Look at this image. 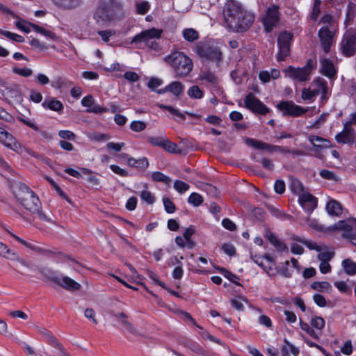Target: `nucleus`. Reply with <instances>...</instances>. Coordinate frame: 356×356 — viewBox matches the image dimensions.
I'll list each match as a JSON object with an SVG mask.
<instances>
[{"label":"nucleus","mask_w":356,"mask_h":356,"mask_svg":"<svg viewBox=\"0 0 356 356\" xmlns=\"http://www.w3.org/2000/svg\"><path fill=\"white\" fill-rule=\"evenodd\" d=\"M223 17L228 29L235 32L247 31L254 21V15L234 0H229L225 4Z\"/></svg>","instance_id":"obj_1"},{"label":"nucleus","mask_w":356,"mask_h":356,"mask_svg":"<svg viewBox=\"0 0 356 356\" xmlns=\"http://www.w3.org/2000/svg\"><path fill=\"white\" fill-rule=\"evenodd\" d=\"M14 194L18 202L25 209L36 215L42 221L55 223L42 209V204L35 195L26 185L19 183L14 186Z\"/></svg>","instance_id":"obj_2"},{"label":"nucleus","mask_w":356,"mask_h":356,"mask_svg":"<svg viewBox=\"0 0 356 356\" xmlns=\"http://www.w3.org/2000/svg\"><path fill=\"white\" fill-rule=\"evenodd\" d=\"M123 15V4L120 0H99L94 14L97 22H111Z\"/></svg>","instance_id":"obj_3"},{"label":"nucleus","mask_w":356,"mask_h":356,"mask_svg":"<svg viewBox=\"0 0 356 356\" xmlns=\"http://www.w3.org/2000/svg\"><path fill=\"white\" fill-rule=\"evenodd\" d=\"M164 60L172 67L176 78H184L193 70L192 60L181 51H175L166 56Z\"/></svg>","instance_id":"obj_4"},{"label":"nucleus","mask_w":356,"mask_h":356,"mask_svg":"<svg viewBox=\"0 0 356 356\" xmlns=\"http://www.w3.org/2000/svg\"><path fill=\"white\" fill-rule=\"evenodd\" d=\"M161 31L152 29L135 35L131 43L136 44L138 47H143L146 46L154 50L159 49V43L157 40L161 38Z\"/></svg>","instance_id":"obj_5"},{"label":"nucleus","mask_w":356,"mask_h":356,"mask_svg":"<svg viewBox=\"0 0 356 356\" xmlns=\"http://www.w3.org/2000/svg\"><path fill=\"white\" fill-rule=\"evenodd\" d=\"M195 52L201 58L215 63L217 67L220 66L222 52L218 47L207 43H199L195 47Z\"/></svg>","instance_id":"obj_6"},{"label":"nucleus","mask_w":356,"mask_h":356,"mask_svg":"<svg viewBox=\"0 0 356 356\" xmlns=\"http://www.w3.org/2000/svg\"><path fill=\"white\" fill-rule=\"evenodd\" d=\"M314 67L313 61L309 59L302 67H294L289 66L284 70L285 76L294 81L300 82L307 81L310 79V74Z\"/></svg>","instance_id":"obj_7"},{"label":"nucleus","mask_w":356,"mask_h":356,"mask_svg":"<svg viewBox=\"0 0 356 356\" xmlns=\"http://www.w3.org/2000/svg\"><path fill=\"white\" fill-rule=\"evenodd\" d=\"M276 108L282 115L293 118L301 116L308 111L307 108L296 104L293 101H281L277 104Z\"/></svg>","instance_id":"obj_8"},{"label":"nucleus","mask_w":356,"mask_h":356,"mask_svg":"<svg viewBox=\"0 0 356 356\" xmlns=\"http://www.w3.org/2000/svg\"><path fill=\"white\" fill-rule=\"evenodd\" d=\"M59 272L52 268H32L30 277L39 276V278L44 283L50 285H56L60 276Z\"/></svg>","instance_id":"obj_9"},{"label":"nucleus","mask_w":356,"mask_h":356,"mask_svg":"<svg viewBox=\"0 0 356 356\" xmlns=\"http://www.w3.org/2000/svg\"><path fill=\"white\" fill-rule=\"evenodd\" d=\"M0 90L6 99L20 102L22 100V95L19 85L8 83L0 78Z\"/></svg>","instance_id":"obj_10"},{"label":"nucleus","mask_w":356,"mask_h":356,"mask_svg":"<svg viewBox=\"0 0 356 356\" xmlns=\"http://www.w3.org/2000/svg\"><path fill=\"white\" fill-rule=\"evenodd\" d=\"M280 7L277 5L269 6L266 12L265 16L262 18L261 22L267 33L273 31L277 26L280 21Z\"/></svg>","instance_id":"obj_11"},{"label":"nucleus","mask_w":356,"mask_h":356,"mask_svg":"<svg viewBox=\"0 0 356 356\" xmlns=\"http://www.w3.org/2000/svg\"><path fill=\"white\" fill-rule=\"evenodd\" d=\"M334 30L330 29L328 26H322L318 32L321 47L325 54L330 51L331 47L334 42Z\"/></svg>","instance_id":"obj_12"},{"label":"nucleus","mask_w":356,"mask_h":356,"mask_svg":"<svg viewBox=\"0 0 356 356\" xmlns=\"http://www.w3.org/2000/svg\"><path fill=\"white\" fill-rule=\"evenodd\" d=\"M293 38V35L289 32H282L277 38V43L280 51L277 56V60L282 61L289 56L290 53V44Z\"/></svg>","instance_id":"obj_13"},{"label":"nucleus","mask_w":356,"mask_h":356,"mask_svg":"<svg viewBox=\"0 0 356 356\" xmlns=\"http://www.w3.org/2000/svg\"><path fill=\"white\" fill-rule=\"evenodd\" d=\"M342 54L346 56H351L356 52V33L346 32L341 42Z\"/></svg>","instance_id":"obj_14"},{"label":"nucleus","mask_w":356,"mask_h":356,"mask_svg":"<svg viewBox=\"0 0 356 356\" xmlns=\"http://www.w3.org/2000/svg\"><path fill=\"white\" fill-rule=\"evenodd\" d=\"M244 103L245 107L254 113L265 115L269 112L268 108L251 92L245 97Z\"/></svg>","instance_id":"obj_15"},{"label":"nucleus","mask_w":356,"mask_h":356,"mask_svg":"<svg viewBox=\"0 0 356 356\" xmlns=\"http://www.w3.org/2000/svg\"><path fill=\"white\" fill-rule=\"evenodd\" d=\"M0 142L14 152L18 154L22 153V147L21 144L16 140L11 134L8 133L1 127H0Z\"/></svg>","instance_id":"obj_16"},{"label":"nucleus","mask_w":356,"mask_h":356,"mask_svg":"<svg viewBox=\"0 0 356 356\" xmlns=\"http://www.w3.org/2000/svg\"><path fill=\"white\" fill-rule=\"evenodd\" d=\"M334 230H342L343 236L350 238L356 232V219L340 220L333 226Z\"/></svg>","instance_id":"obj_17"},{"label":"nucleus","mask_w":356,"mask_h":356,"mask_svg":"<svg viewBox=\"0 0 356 356\" xmlns=\"http://www.w3.org/2000/svg\"><path fill=\"white\" fill-rule=\"evenodd\" d=\"M298 202L302 209L310 213L317 206V198L307 191L298 196Z\"/></svg>","instance_id":"obj_18"},{"label":"nucleus","mask_w":356,"mask_h":356,"mask_svg":"<svg viewBox=\"0 0 356 356\" xmlns=\"http://www.w3.org/2000/svg\"><path fill=\"white\" fill-rule=\"evenodd\" d=\"M355 137V132L354 129L349 126V124L343 123V129L335 136V140L339 143L349 144L354 142Z\"/></svg>","instance_id":"obj_19"},{"label":"nucleus","mask_w":356,"mask_h":356,"mask_svg":"<svg viewBox=\"0 0 356 356\" xmlns=\"http://www.w3.org/2000/svg\"><path fill=\"white\" fill-rule=\"evenodd\" d=\"M264 236L272 245H273L277 252H282L289 251L286 244L280 239L278 236L275 234L273 233L269 229H265Z\"/></svg>","instance_id":"obj_20"},{"label":"nucleus","mask_w":356,"mask_h":356,"mask_svg":"<svg viewBox=\"0 0 356 356\" xmlns=\"http://www.w3.org/2000/svg\"><path fill=\"white\" fill-rule=\"evenodd\" d=\"M0 255L9 260L18 261L19 265H29L25 259L22 258L16 252L10 249L6 244L3 243L2 242H0Z\"/></svg>","instance_id":"obj_21"},{"label":"nucleus","mask_w":356,"mask_h":356,"mask_svg":"<svg viewBox=\"0 0 356 356\" xmlns=\"http://www.w3.org/2000/svg\"><path fill=\"white\" fill-rule=\"evenodd\" d=\"M7 232L17 241H18L19 243H20L21 244L24 245V246H26V248H29L30 250H31L33 251L37 252L40 254H48V255L52 253L51 251L47 250L44 247L40 246L37 242L26 241L24 239H22V238L19 237L18 236H17L15 234H13V232H11L10 231L7 230Z\"/></svg>","instance_id":"obj_22"},{"label":"nucleus","mask_w":356,"mask_h":356,"mask_svg":"<svg viewBox=\"0 0 356 356\" xmlns=\"http://www.w3.org/2000/svg\"><path fill=\"white\" fill-rule=\"evenodd\" d=\"M56 286H59L70 292L79 291L81 287L79 283L67 276L63 275V274H60Z\"/></svg>","instance_id":"obj_23"},{"label":"nucleus","mask_w":356,"mask_h":356,"mask_svg":"<svg viewBox=\"0 0 356 356\" xmlns=\"http://www.w3.org/2000/svg\"><path fill=\"white\" fill-rule=\"evenodd\" d=\"M314 95L316 96L321 95L322 99H327V93L328 90L327 83L323 78L318 77L314 79L311 86Z\"/></svg>","instance_id":"obj_24"},{"label":"nucleus","mask_w":356,"mask_h":356,"mask_svg":"<svg viewBox=\"0 0 356 356\" xmlns=\"http://www.w3.org/2000/svg\"><path fill=\"white\" fill-rule=\"evenodd\" d=\"M321 73L330 79H334L337 71L332 60L327 58L321 60Z\"/></svg>","instance_id":"obj_25"},{"label":"nucleus","mask_w":356,"mask_h":356,"mask_svg":"<svg viewBox=\"0 0 356 356\" xmlns=\"http://www.w3.org/2000/svg\"><path fill=\"white\" fill-rule=\"evenodd\" d=\"M308 140L312 144L316 151L326 149L332 147L331 142L324 138L316 135H310Z\"/></svg>","instance_id":"obj_26"},{"label":"nucleus","mask_w":356,"mask_h":356,"mask_svg":"<svg viewBox=\"0 0 356 356\" xmlns=\"http://www.w3.org/2000/svg\"><path fill=\"white\" fill-rule=\"evenodd\" d=\"M184 85L179 81H172L164 88L157 90V93L163 94L166 92H170L175 96H179L184 90Z\"/></svg>","instance_id":"obj_27"},{"label":"nucleus","mask_w":356,"mask_h":356,"mask_svg":"<svg viewBox=\"0 0 356 356\" xmlns=\"http://www.w3.org/2000/svg\"><path fill=\"white\" fill-rule=\"evenodd\" d=\"M245 142L248 145L251 146L257 149H266L268 151H273V150L276 151L277 149L280 148V147H279V146H273L270 144L264 143L260 140H257L256 139H252V138H247Z\"/></svg>","instance_id":"obj_28"},{"label":"nucleus","mask_w":356,"mask_h":356,"mask_svg":"<svg viewBox=\"0 0 356 356\" xmlns=\"http://www.w3.org/2000/svg\"><path fill=\"white\" fill-rule=\"evenodd\" d=\"M318 259L321 261L319 267H330L329 261L334 255L333 251H330L321 248V251H318Z\"/></svg>","instance_id":"obj_29"},{"label":"nucleus","mask_w":356,"mask_h":356,"mask_svg":"<svg viewBox=\"0 0 356 356\" xmlns=\"http://www.w3.org/2000/svg\"><path fill=\"white\" fill-rule=\"evenodd\" d=\"M42 106L44 108H49L54 111H61L63 109V106L61 102L56 100L54 98L49 99H45L42 104Z\"/></svg>","instance_id":"obj_30"},{"label":"nucleus","mask_w":356,"mask_h":356,"mask_svg":"<svg viewBox=\"0 0 356 356\" xmlns=\"http://www.w3.org/2000/svg\"><path fill=\"white\" fill-rule=\"evenodd\" d=\"M128 165L131 167H135L137 168L145 169L149 165V162L147 158L143 157L139 159H135L134 158H129L127 160Z\"/></svg>","instance_id":"obj_31"},{"label":"nucleus","mask_w":356,"mask_h":356,"mask_svg":"<svg viewBox=\"0 0 356 356\" xmlns=\"http://www.w3.org/2000/svg\"><path fill=\"white\" fill-rule=\"evenodd\" d=\"M326 209L329 214L339 216L341 213V206L336 200H330L326 205Z\"/></svg>","instance_id":"obj_32"},{"label":"nucleus","mask_w":356,"mask_h":356,"mask_svg":"<svg viewBox=\"0 0 356 356\" xmlns=\"http://www.w3.org/2000/svg\"><path fill=\"white\" fill-rule=\"evenodd\" d=\"M200 79L215 86L218 84V77L211 72L202 70L200 74Z\"/></svg>","instance_id":"obj_33"},{"label":"nucleus","mask_w":356,"mask_h":356,"mask_svg":"<svg viewBox=\"0 0 356 356\" xmlns=\"http://www.w3.org/2000/svg\"><path fill=\"white\" fill-rule=\"evenodd\" d=\"M56 258L59 261L61 265L68 266L74 267L77 265H79V262L70 257H68L66 255H64L61 253H58L55 254Z\"/></svg>","instance_id":"obj_34"},{"label":"nucleus","mask_w":356,"mask_h":356,"mask_svg":"<svg viewBox=\"0 0 356 356\" xmlns=\"http://www.w3.org/2000/svg\"><path fill=\"white\" fill-rule=\"evenodd\" d=\"M152 179L154 182H162L167 186H170L172 181L170 177L159 171L154 172L152 174Z\"/></svg>","instance_id":"obj_35"},{"label":"nucleus","mask_w":356,"mask_h":356,"mask_svg":"<svg viewBox=\"0 0 356 356\" xmlns=\"http://www.w3.org/2000/svg\"><path fill=\"white\" fill-rule=\"evenodd\" d=\"M290 188L294 194L298 196L306 191L302 182L297 179H291Z\"/></svg>","instance_id":"obj_36"},{"label":"nucleus","mask_w":356,"mask_h":356,"mask_svg":"<svg viewBox=\"0 0 356 356\" xmlns=\"http://www.w3.org/2000/svg\"><path fill=\"white\" fill-rule=\"evenodd\" d=\"M184 38L188 42H193L198 39V32L191 28L186 29L182 31Z\"/></svg>","instance_id":"obj_37"},{"label":"nucleus","mask_w":356,"mask_h":356,"mask_svg":"<svg viewBox=\"0 0 356 356\" xmlns=\"http://www.w3.org/2000/svg\"><path fill=\"white\" fill-rule=\"evenodd\" d=\"M254 262L260 266H263L265 264L271 266L274 264V259L268 254H265L264 256H255Z\"/></svg>","instance_id":"obj_38"},{"label":"nucleus","mask_w":356,"mask_h":356,"mask_svg":"<svg viewBox=\"0 0 356 356\" xmlns=\"http://www.w3.org/2000/svg\"><path fill=\"white\" fill-rule=\"evenodd\" d=\"M319 175L325 179L334 181V182H339L340 181L339 177L334 173L332 171L328 170H321L319 172Z\"/></svg>","instance_id":"obj_39"},{"label":"nucleus","mask_w":356,"mask_h":356,"mask_svg":"<svg viewBox=\"0 0 356 356\" xmlns=\"http://www.w3.org/2000/svg\"><path fill=\"white\" fill-rule=\"evenodd\" d=\"M164 145L163 146V149L167 151L169 153L172 154H177L181 153V149L178 148V146L176 143L170 141L168 138L164 140Z\"/></svg>","instance_id":"obj_40"},{"label":"nucleus","mask_w":356,"mask_h":356,"mask_svg":"<svg viewBox=\"0 0 356 356\" xmlns=\"http://www.w3.org/2000/svg\"><path fill=\"white\" fill-rule=\"evenodd\" d=\"M300 326L302 330L306 332L313 339L316 340L319 339L318 334L308 323L303 322L302 319L300 320Z\"/></svg>","instance_id":"obj_41"},{"label":"nucleus","mask_w":356,"mask_h":356,"mask_svg":"<svg viewBox=\"0 0 356 356\" xmlns=\"http://www.w3.org/2000/svg\"><path fill=\"white\" fill-rule=\"evenodd\" d=\"M141 200L148 204H152L155 202L154 195L148 190L144 189L140 193Z\"/></svg>","instance_id":"obj_42"},{"label":"nucleus","mask_w":356,"mask_h":356,"mask_svg":"<svg viewBox=\"0 0 356 356\" xmlns=\"http://www.w3.org/2000/svg\"><path fill=\"white\" fill-rule=\"evenodd\" d=\"M165 136H149L147 138V142L153 146H158L163 148L164 143L166 140Z\"/></svg>","instance_id":"obj_43"},{"label":"nucleus","mask_w":356,"mask_h":356,"mask_svg":"<svg viewBox=\"0 0 356 356\" xmlns=\"http://www.w3.org/2000/svg\"><path fill=\"white\" fill-rule=\"evenodd\" d=\"M188 202L194 207H198L203 202V197L199 193H193L188 197Z\"/></svg>","instance_id":"obj_44"},{"label":"nucleus","mask_w":356,"mask_h":356,"mask_svg":"<svg viewBox=\"0 0 356 356\" xmlns=\"http://www.w3.org/2000/svg\"><path fill=\"white\" fill-rule=\"evenodd\" d=\"M0 33L5 37L9 38L11 40L15 41L17 42H23L24 41V38L18 34L11 33L8 31L0 30Z\"/></svg>","instance_id":"obj_45"},{"label":"nucleus","mask_w":356,"mask_h":356,"mask_svg":"<svg viewBox=\"0 0 356 356\" xmlns=\"http://www.w3.org/2000/svg\"><path fill=\"white\" fill-rule=\"evenodd\" d=\"M203 91L197 86H193L188 90V95L191 98L201 99L203 97Z\"/></svg>","instance_id":"obj_46"},{"label":"nucleus","mask_w":356,"mask_h":356,"mask_svg":"<svg viewBox=\"0 0 356 356\" xmlns=\"http://www.w3.org/2000/svg\"><path fill=\"white\" fill-rule=\"evenodd\" d=\"M321 23L325 24V26H328L332 30H335L334 19L333 16L330 14L324 15L321 19Z\"/></svg>","instance_id":"obj_47"},{"label":"nucleus","mask_w":356,"mask_h":356,"mask_svg":"<svg viewBox=\"0 0 356 356\" xmlns=\"http://www.w3.org/2000/svg\"><path fill=\"white\" fill-rule=\"evenodd\" d=\"M174 188L179 193L182 194L190 188V186L180 180H175L174 182Z\"/></svg>","instance_id":"obj_48"},{"label":"nucleus","mask_w":356,"mask_h":356,"mask_svg":"<svg viewBox=\"0 0 356 356\" xmlns=\"http://www.w3.org/2000/svg\"><path fill=\"white\" fill-rule=\"evenodd\" d=\"M13 72L23 77H29L33 74V70L28 67H13Z\"/></svg>","instance_id":"obj_49"},{"label":"nucleus","mask_w":356,"mask_h":356,"mask_svg":"<svg viewBox=\"0 0 356 356\" xmlns=\"http://www.w3.org/2000/svg\"><path fill=\"white\" fill-rule=\"evenodd\" d=\"M321 0H314V6L311 13V19L316 21L321 13Z\"/></svg>","instance_id":"obj_50"},{"label":"nucleus","mask_w":356,"mask_h":356,"mask_svg":"<svg viewBox=\"0 0 356 356\" xmlns=\"http://www.w3.org/2000/svg\"><path fill=\"white\" fill-rule=\"evenodd\" d=\"M220 273L228 280L232 281L233 283L236 284H239L238 280L239 278L236 275L233 274L232 272L228 270L227 268H218Z\"/></svg>","instance_id":"obj_51"},{"label":"nucleus","mask_w":356,"mask_h":356,"mask_svg":"<svg viewBox=\"0 0 356 356\" xmlns=\"http://www.w3.org/2000/svg\"><path fill=\"white\" fill-rule=\"evenodd\" d=\"M311 325L316 329L321 330L325 327V321L322 317L314 316L311 320Z\"/></svg>","instance_id":"obj_52"},{"label":"nucleus","mask_w":356,"mask_h":356,"mask_svg":"<svg viewBox=\"0 0 356 356\" xmlns=\"http://www.w3.org/2000/svg\"><path fill=\"white\" fill-rule=\"evenodd\" d=\"M163 83V81L162 79L156 77H152L150 78L149 82L147 83V87L150 90L156 91L157 92L156 88L161 86Z\"/></svg>","instance_id":"obj_53"},{"label":"nucleus","mask_w":356,"mask_h":356,"mask_svg":"<svg viewBox=\"0 0 356 356\" xmlns=\"http://www.w3.org/2000/svg\"><path fill=\"white\" fill-rule=\"evenodd\" d=\"M129 272H125L126 276L129 277L130 280L139 283L141 280L140 275L137 273L136 268H127Z\"/></svg>","instance_id":"obj_54"},{"label":"nucleus","mask_w":356,"mask_h":356,"mask_svg":"<svg viewBox=\"0 0 356 356\" xmlns=\"http://www.w3.org/2000/svg\"><path fill=\"white\" fill-rule=\"evenodd\" d=\"M163 202L164 205L165 210L168 213H172L176 210V207L175 204L170 200L168 197H163Z\"/></svg>","instance_id":"obj_55"},{"label":"nucleus","mask_w":356,"mask_h":356,"mask_svg":"<svg viewBox=\"0 0 356 356\" xmlns=\"http://www.w3.org/2000/svg\"><path fill=\"white\" fill-rule=\"evenodd\" d=\"M316 97V95H314L312 87L309 88H304L302 91L301 97L303 100L313 101Z\"/></svg>","instance_id":"obj_56"},{"label":"nucleus","mask_w":356,"mask_h":356,"mask_svg":"<svg viewBox=\"0 0 356 356\" xmlns=\"http://www.w3.org/2000/svg\"><path fill=\"white\" fill-rule=\"evenodd\" d=\"M150 8L147 1H143L136 3V12L139 15H145L147 13Z\"/></svg>","instance_id":"obj_57"},{"label":"nucleus","mask_w":356,"mask_h":356,"mask_svg":"<svg viewBox=\"0 0 356 356\" xmlns=\"http://www.w3.org/2000/svg\"><path fill=\"white\" fill-rule=\"evenodd\" d=\"M130 128L134 131L140 132L146 128V124L142 121H134L131 123Z\"/></svg>","instance_id":"obj_58"},{"label":"nucleus","mask_w":356,"mask_h":356,"mask_svg":"<svg viewBox=\"0 0 356 356\" xmlns=\"http://www.w3.org/2000/svg\"><path fill=\"white\" fill-rule=\"evenodd\" d=\"M45 339L49 345L56 349H58L63 346L52 333H51Z\"/></svg>","instance_id":"obj_59"},{"label":"nucleus","mask_w":356,"mask_h":356,"mask_svg":"<svg viewBox=\"0 0 356 356\" xmlns=\"http://www.w3.org/2000/svg\"><path fill=\"white\" fill-rule=\"evenodd\" d=\"M202 187L203 190L211 196H217L219 193L217 188L210 184H204Z\"/></svg>","instance_id":"obj_60"},{"label":"nucleus","mask_w":356,"mask_h":356,"mask_svg":"<svg viewBox=\"0 0 356 356\" xmlns=\"http://www.w3.org/2000/svg\"><path fill=\"white\" fill-rule=\"evenodd\" d=\"M84 316L86 318L90 320L94 324L97 325L98 323L95 318V312L93 309L87 308L84 312Z\"/></svg>","instance_id":"obj_61"},{"label":"nucleus","mask_w":356,"mask_h":356,"mask_svg":"<svg viewBox=\"0 0 356 356\" xmlns=\"http://www.w3.org/2000/svg\"><path fill=\"white\" fill-rule=\"evenodd\" d=\"M115 32L113 30H106V31H98V34L102 37L103 41L107 42L109 41L110 38L115 35Z\"/></svg>","instance_id":"obj_62"},{"label":"nucleus","mask_w":356,"mask_h":356,"mask_svg":"<svg viewBox=\"0 0 356 356\" xmlns=\"http://www.w3.org/2000/svg\"><path fill=\"white\" fill-rule=\"evenodd\" d=\"M312 288L317 291H321L322 289H327L330 287V284L327 282H315L312 284Z\"/></svg>","instance_id":"obj_63"},{"label":"nucleus","mask_w":356,"mask_h":356,"mask_svg":"<svg viewBox=\"0 0 356 356\" xmlns=\"http://www.w3.org/2000/svg\"><path fill=\"white\" fill-rule=\"evenodd\" d=\"M315 303L319 307H323L326 306V300L323 296L319 293H316L313 296Z\"/></svg>","instance_id":"obj_64"}]
</instances>
